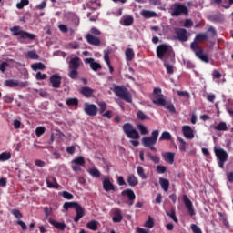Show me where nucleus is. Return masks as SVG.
<instances>
[{
    "label": "nucleus",
    "mask_w": 233,
    "mask_h": 233,
    "mask_svg": "<svg viewBox=\"0 0 233 233\" xmlns=\"http://www.w3.org/2000/svg\"><path fill=\"white\" fill-rule=\"evenodd\" d=\"M152 103L157 106H163L166 110H168L171 114H176V106L172 101H167V96L163 95L161 87H155L152 94Z\"/></svg>",
    "instance_id": "f257e3e1"
},
{
    "label": "nucleus",
    "mask_w": 233,
    "mask_h": 233,
    "mask_svg": "<svg viewBox=\"0 0 233 233\" xmlns=\"http://www.w3.org/2000/svg\"><path fill=\"white\" fill-rule=\"evenodd\" d=\"M207 39H208V35L205 33H201L197 35L194 42L191 43L190 48L198 59H208V56L203 54V49L198 44V41H207Z\"/></svg>",
    "instance_id": "f03ea898"
},
{
    "label": "nucleus",
    "mask_w": 233,
    "mask_h": 233,
    "mask_svg": "<svg viewBox=\"0 0 233 233\" xmlns=\"http://www.w3.org/2000/svg\"><path fill=\"white\" fill-rule=\"evenodd\" d=\"M113 92L116 94V97L126 101V103H132V95H130V91L123 86H116L113 89Z\"/></svg>",
    "instance_id": "7ed1b4c3"
},
{
    "label": "nucleus",
    "mask_w": 233,
    "mask_h": 233,
    "mask_svg": "<svg viewBox=\"0 0 233 233\" xmlns=\"http://www.w3.org/2000/svg\"><path fill=\"white\" fill-rule=\"evenodd\" d=\"M79 66H81L80 59H71L69 61V73L68 76L70 79H77L79 77Z\"/></svg>",
    "instance_id": "20e7f679"
},
{
    "label": "nucleus",
    "mask_w": 233,
    "mask_h": 233,
    "mask_svg": "<svg viewBox=\"0 0 233 233\" xmlns=\"http://www.w3.org/2000/svg\"><path fill=\"white\" fill-rule=\"evenodd\" d=\"M172 17H179V15H188V7L183 4L175 3L171 6Z\"/></svg>",
    "instance_id": "39448f33"
},
{
    "label": "nucleus",
    "mask_w": 233,
    "mask_h": 233,
    "mask_svg": "<svg viewBox=\"0 0 233 233\" xmlns=\"http://www.w3.org/2000/svg\"><path fill=\"white\" fill-rule=\"evenodd\" d=\"M214 152L217 157L219 168H225V163H227V159H228V153L221 147H215Z\"/></svg>",
    "instance_id": "423d86ee"
},
{
    "label": "nucleus",
    "mask_w": 233,
    "mask_h": 233,
    "mask_svg": "<svg viewBox=\"0 0 233 233\" xmlns=\"http://www.w3.org/2000/svg\"><path fill=\"white\" fill-rule=\"evenodd\" d=\"M157 55L159 59H163V57H166V59H174V51L166 45L158 46Z\"/></svg>",
    "instance_id": "0eeeda50"
},
{
    "label": "nucleus",
    "mask_w": 233,
    "mask_h": 233,
    "mask_svg": "<svg viewBox=\"0 0 233 233\" xmlns=\"http://www.w3.org/2000/svg\"><path fill=\"white\" fill-rule=\"evenodd\" d=\"M10 30L13 35H20V39H29V41H34V39H35V35L21 30V27L19 26H14Z\"/></svg>",
    "instance_id": "6e6552de"
},
{
    "label": "nucleus",
    "mask_w": 233,
    "mask_h": 233,
    "mask_svg": "<svg viewBox=\"0 0 233 233\" xmlns=\"http://www.w3.org/2000/svg\"><path fill=\"white\" fill-rule=\"evenodd\" d=\"M124 134L129 137V139H139V132L134 128V126L130 123H126L122 127Z\"/></svg>",
    "instance_id": "1a4fd4ad"
},
{
    "label": "nucleus",
    "mask_w": 233,
    "mask_h": 233,
    "mask_svg": "<svg viewBox=\"0 0 233 233\" xmlns=\"http://www.w3.org/2000/svg\"><path fill=\"white\" fill-rule=\"evenodd\" d=\"M157 137H159L158 130H154L151 133V136L147 137V147L153 152H157V148H156V147L154 146L156 145V143H157Z\"/></svg>",
    "instance_id": "9d476101"
},
{
    "label": "nucleus",
    "mask_w": 233,
    "mask_h": 233,
    "mask_svg": "<svg viewBox=\"0 0 233 233\" xmlns=\"http://www.w3.org/2000/svg\"><path fill=\"white\" fill-rule=\"evenodd\" d=\"M122 198H127V201L126 202L128 207H132L134 205V201H136V193L134 190L127 188L121 192Z\"/></svg>",
    "instance_id": "9b49d317"
},
{
    "label": "nucleus",
    "mask_w": 233,
    "mask_h": 233,
    "mask_svg": "<svg viewBox=\"0 0 233 233\" xmlns=\"http://www.w3.org/2000/svg\"><path fill=\"white\" fill-rule=\"evenodd\" d=\"M175 34L177 35V39L181 43H187V41H188V33L187 32V29L177 27L175 29Z\"/></svg>",
    "instance_id": "f8f14e48"
},
{
    "label": "nucleus",
    "mask_w": 233,
    "mask_h": 233,
    "mask_svg": "<svg viewBox=\"0 0 233 233\" xmlns=\"http://www.w3.org/2000/svg\"><path fill=\"white\" fill-rule=\"evenodd\" d=\"M84 112L87 116L94 117L95 116H97V106L94 104L86 103L84 106Z\"/></svg>",
    "instance_id": "ddd939ff"
},
{
    "label": "nucleus",
    "mask_w": 233,
    "mask_h": 233,
    "mask_svg": "<svg viewBox=\"0 0 233 233\" xmlns=\"http://www.w3.org/2000/svg\"><path fill=\"white\" fill-rule=\"evenodd\" d=\"M175 65H176V60L174 59L164 60V66L167 70V74H168L169 76H172V74H174V70H176V66H174Z\"/></svg>",
    "instance_id": "4468645a"
},
{
    "label": "nucleus",
    "mask_w": 233,
    "mask_h": 233,
    "mask_svg": "<svg viewBox=\"0 0 233 233\" xmlns=\"http://www.w3.org/2000/svg\"><path fill=\"white\" fill-rule=\"evenodd\" d=\"M183 201L186 208L188 210L189 216H196V211L194 210L192 201L188 198V196L183 195Z\"/></svg>",
    "instance_id": "2eb2a0df"
},
{
    "label": "nucleus",
    "mask_w": 233,
    "mask_h": 233,
    "mask_svg": "<svg viewBox=\"0 0 233 233\" xmlns=\"http://www.w3.org/2000/svg\"><path fill=\"white\" fill-rule=\"evenodd\" d=\"M102 185H103V189L106 192H115L116 190V186H114L113 183H111L110 178L108 177H106V178H104V180L102 181Z\"/></svg>",
    "instance_id": "dca6fc26"
},
{
    "label": "nucleus",
    "mask_w": 233,
    "mask_h": 233,
    "mask_svg": "<svg viewBox=\"0 0 233 233\" xmlns=\"http://www.w3.org/2000/svg\"><path fill=\"white\" fill-rule=\"evenodd\" d=\"M61 76L58 74H54L50 76L49 81L53 88H61Z\"/></svg>",
    "instance_id": "f3484780"
},
{
    "label": "nucleus",
    "mask_w": 233,
    "mask_h": 233,
    "mask_svg": "<svg viewBox=\"0 0 233 233\" xmlns=\"http://www.w3.org/2000/svg\"><path fill=\"white\" fill-rule=\"evenodd\" d=\"M182 134L186 139H194V130L190 126H183Z\"/></svg>",
    "instance_id": "a211bd4d"
},
{
    "label": "nucleus",
    "mask_w": 233,
    "mask_h": 233,
    "mask_svg": "<svg viewBox=\"0 0 233 233\" xmlns=\"http://www.w3.org/2000/svg\"><path fill=\"white\" fill-rule=\"evenodd\" d=\"M76 210V217L74 218L75 223L79 222V219H81L85 216V208L81 207L79 204L75 208Z\"/></svg>",
    "instance_id": "6ab92c4d"
},
{
    "label": "nucleus",
    "mask_w": 233,
    "mask_h": 233,
    "mask_svg": "<svg viewBox=\"0 0 233 233\" xmlns=\"http://www.w3.org/2000/svg\"><path fill=\"white\" fill-rule=\"evenodd\" d=\"M86 41L89 45H93V46H99L101 45V40L92 34L86 35Z\"/></svg>",
    "instance_id": "aec40b11"
},
{
    "label": "nucleus",
    "mask_w": 233,
    "mask_h": 233,
    "mask_svg": "<svg viewBox=\"0 0 233 233\" xmlns=\"http://www.w3.org/2000/svg\"><path fill=\"white\" fill-rule=\"evenodd\" d=\"M50 225H53L55 228H57V230H65L66 228V224L65 222H57L52 218L49 219Z\"/></svg>",
    "instance_id": "412c9836"
},
{
    "label": "nucleus",
    "mask_w": 233,
    "mask_h": 233,
    "mask_svg": "<svg viewBox=\"0 0 233 233\" xmlns=\"http://www.w3.org/2000/svg\"><path fill=\"white\" fill-rule=\"evenodd\" d=\"M86 63L90 65V68L94 70V72H97V70H101V64L96 62L94 59H86Z\"/></svg>",
    "instance_id": "4be33fe9"
},
{
    "label": "nucleus",
    "mask_w": 233,
    "mask_h": 233,
    "mask_svg": "<svg viewBox=\"0 0 233 233\" xmlns=\"http://www.w3.org/2000/svg\"><path fill=\"white\" fill-rule=\"evenodd\" d=\"M112 219L114 223H121V221H123V215L121 214V209H115Z\"/></svg>",
    "instance_id": "5701e85b"
},
{
    "label": "nucleus",
    "mask_w": 233,
    "mask_h": 233,
    "mask_svg": "<svg viewBox=\"0 0 233 233\" xmlns=\"http://www.w3.org/2000/svg\"><path fill=\"white\" fill-rule=\"evenodd\" d=\"M159 185L164 192H168V188H170V181L167 178L160 177L159 178Z\"/></svg>",
    "instance_id": "b1692460"
},
{
    "label": "nucleus",
    "mask_w": 233,
    "mask_h": 233,
    "mask_svg": "<svg viewBox=\"0 0 233 233\" xmlns=\"http://www.w3.org/2000/svg\"><path fill=\"white\" fill-rule=\"evenodd\" d=\"M80 94H82V96H85V97H92V95L94 94V89L84 86L80 89Z\"/></svg>",
    "instance_id": "393cba45"
},
{
    "label": "nucleus",
    "mask_w": 233,
    "mask_h": 233,
    "mask_svg": "<svg viewBox=\"0 0 233 233\" xmlns=\"http://www.w3.org/2000/svg\"><path fill=\"white\" fill-rule=\"evenodd\" d=\"M127 181L129 187H136L139 183V181L137 180V177H136V176L132 174L127 177Z\"/></svg>",
    "instance_id": "a878e982"
},
{
    "label": "nucleus",
    "mask_w": 233,
    "mask_h": 233,
    "mask_svg": "<svg viewBox=\"0 0 233 233\" xmlns=\"http://www.w3.org/2000/svg\"><path fill=\"white\" fill-rule=\"evenodd\" d=\"M4 85L5 86H8L9 88H15V86H19V81L9 79V80H5Z\"/></svg>",
    "instance_id": "bb28decb"
},
{
    "label": "nucleus",
    "mask_w": 233,
    "mask_h": 233,
    "mask_svg": "<svg viewBox=\"0 0 233 233\" xmlns=\"http://www.w3.org/2000/svg\"><path fill=\"white\" fill-rule=\"evenodd\" d=\"M163 158L165 161H167V163H169L170 165H172V163H174V153L166 152L163 154Z\"/></svg>",
    "instance_id": "cd10ccee"
},
{
    "label": "nucleus",
    "mask_w": 233,
    "mask_h": 233,
    "mask_svg": "<svg viewBox=\"0 0 233 233\" xmlns=\"http://www.w3.org/2000/svg\"><path fill=\"white\" fill-rule=\"evenodd\" d=\"M167 216L170 218L175 223H178L177 217L176 216V209L172 208L169 211H166Z\"/></svg>",
    "instance_id": "c85d7f7f"
},
{
    "label": "nucleus",
    "mask_w": 233,
    "mask_h": 233,
    "mask_svg": "<svg viewBox=\"0 0 233 233\" xmlns=\"http://www.w3.org/2000/svg\"><path fill=\"white\" fill-rule=\"evenodd\" d=\"M97 225H99V222L96 220H91L86 223V228H89V230L96 232V230H97Z\"/></svg>",
    "instance_id": "c756f323"
},
{
    "label": "nucleus",
    "mask_w": 233,
    "mask_h": 233,
    "mask_svg": "<svg viewBox=\"0 0 233 233\" xmlns=\"http://www.w3.org/2000/svg\"><path fill=\"white\" fill-rule=\"evenodd\" d=\"M122 25L124 26H131V25H134V17L130 15L124 17Z\"/></svg>",
    "instance_id": "7c9ffc66"
},
{
    "label": "nucleus",
    "mask_w": 233,
    "mask_h": 233,
    "mask_svg": "<svg viewBox=\"0 0 233 233\" xmlns=\"http://www.w3.org/2000/svg\"><path fill=\"white\" fill-rule=\"evenodd\" d=\"M172 139V135L168 131H164L159 137V141H170Z\"/></svg>",
    "instance_id": "2f4dec72"
},
{
    "label": "nucleus",
    "mask_w": 233,
    "mask_h": 233,
    "mask_svg": "<svg viewBox=\"0 0 233 233\" xmlns=\"http://www.w3.org/2000/svg\"><path fill=\"white\" fill-rule=\"evenodd\" d=\"M177 140L179 141L180 152H187V142L181 137H177Z\"/></svg>",
    "instance_id": "473e14b6"
},
{
    "label": "nucleus",
    "mask_w": 233,
    "mask_h": 233,
    "mask_svg": "<svg viewBox=\"0 0 233 233\" xmlns=\"http://www.w3.org/2000/svg\"><path fill=\"white\" fill-rule=\"evenodd\" d=\"M25 57L27 59H39V55H37V52H35V50H32L25 53Z\"/></svg>",
    "instance_id": "72a5a7b5"
},
{
    "label": "nucleus",
    "mask_w": 233,
    "mask_h": 233,
    "mask_svg": "<svg viewBox=\"0 0 233 233\" xmlns=\"http://www.w3.org/2000/svg\"><path fill=\"white\" fill-rule=\"evenodd\" d=\"M72 164H75V165H79L80 167H84L85 165V157H77L76 158H74L72 161H71Z\"/></svg>",
    "instance_id": "f704fd0d"
},
{
    "label": "nucleus",
    "mask_w": 233,
    "mask_h": 233,
    "mask_svg": "<svg viewBox=\"0 0 233 233\" xmlns=\"http://www.w3.org/2000/svg\"><path fill=\"white\" fill-rule=\"evenodd\" d=\"M79 205L77 202H66L63 205V208H65L66 211H68L69 208H75Z\"/></svg>",
    "instance_id": "c9c22d12"
},
{
    "label": "nucleus",
    "mask_w": 233,
    "mask_h": 233,
    "mask_svg": "<svg viewBox=\"0 0 233 233\" xmlns=\"http://www.w3.org/2000/svg\"><path fill=\"white\" fill-rule=\"evenodd\" d=\"M51 179L53 182H51L50 179H46L47 187L48 188H56L57 187V180L54 177H52Z\"/></svg>",
    "instance_id": "e433bc0d"
},
{
    "label": "nucleus",
    "mask_w": 233,
    "mask_h": 233,
    "mask_svg": "<svg viewBox=\"0 0 233 233\" xmlns=\"http://www.w3.org/2000/svg\"><path fill=\"white\" fill-rule=\"evenodd\" d=\"M89 174L93 177H96V178L101 177V172L96 167H93V168L89 169Z\"/></svg>",
    "instance_id": "4c0bfd02"
},
{
    "label": "nucleus",
    "mask_w": 233,
    "mask_h": 233,
    "mask_svg": "<svg viewBox=\"0 0 233 233\" xmlns=\"http://www.w3.org/2000/svg\"><path fill=\"white\" fill-rule=\"evenodd\" d=\"M66 104L68 106H77V105H79V100H77V98H67Z\"/></svg>",
    "instance_id": "58836bf2"
},
{
    "label": "nucleus",
    "mask_w": 233,
    "mask_h": 233,
    "mask_svg": "<svg viewBox=\"0 0 233 233\" xmlns=\"http://www.w3.org/2000/svg\"><path fill=\"white\" fill-rule=\"evenodd\" d=\"M11 157L12 154H10V152H3L0 154V161H8Z\"/></svg>",
    "instance_id": "ea45409f"
},
{
    "label": "nucleus",
    "mask_w": 233,
    "mask_h": 233,
    "mask_svg": "<svg viewBox=\"0 0 233 233\" xmlns=\"http://www.w3.org/2000/svg\"><path fill=\"white\" fill-rule=\"evenodd\" d=\"M125 55H126L127 59H134V56H135L134 49H132L130 47L127 48L125 51Z\"/></svg>",
    "instance_id": "a19ab883"
},
{
    "label": "nucleus",
    "mask_w": 233,
    "mask_h": 233,
    "mask_svg": "<svg viewBox=\"0 0 233 233\" xmlns=\"http://www.w3.org/2000/svg\"><path fill=\"white\" fill-rule=\"evenodd\" d=\"M31 68L33 70H45V64L39 62V63H35V64H33L31 66Z\"/></svg>",
    "instance_id": "79ce46f5"
},
{
    "label": "nucleus",
    "mask_w": 233,
    "mask_h": 233,
    "mask_svg": "<svg viewBox=\"0 0 233 233\" xmlns=\"http://www.w3.org/2000/svg\"><path fill=\"white\" fill-rule=\"evenodd\" d=\"M46 131V128L45 127H37L35 128V135L37 137H41V136H43V134H45Z\"/></svg>",
    "instance_id": "37998d69"
},
{
    "label": "nucleus",
    "mask_w": 233,
    "mask_h": 233,
    "mask_svg": "<svg viewBox=\"0 0 233 233\" xmlns=\"http://www.w3.org/2000/svg\"><path fill=\"white\" fill-rule=\"evenodd\" d=\"M215 130H218V131H226V130H228L227 123L220 122L218 125H217L215 127Z\"/></svg>",
    "instance_id": "c03bdc74"
},
{
    "label": "nucleus",
    "mask_w": 233,
    "mask_h": 233,
    "mask_svg": "<svg viewBox=\"0 0 233 233\" xmlns=\"http://www.w3.org/2000/svg\"><path fill=\"white\" fill-rule=\"evenodd\" d=\"M114 54V49L107 47L104 50V59H110V55Z\"/></svg>",
    "instance_id": "a18cd8bd"
},
{
    "label": "nucleus",
    "mask_w": 233,
    "mask_h": 233,
    "mask_svg": "<svg viewBox=\"0 0 233 233\" xmlns=\"http://www.w3.org/2000/svg\"><path fill=\"white\" fill-rule=\"evenodd\" d=\"M30 1L29 0H21L20 3L16 5V7L21 10L22 8H25V6H28Z\"/></svg>",
    "instance_id": "49530a36"
},
{
    "label": "nucleus",
    "mask_w": 233,
    "mask_h": 233,
    "mask_svg": "<svg viewBox=\"0 0 233 233\" xmlns=\"http://www.w3.org/2000/svg\"><path fill=\"white\" fill-rule=\"evenodd\" d=\"M147 157H149V159L151 161H153V163H159V161H161V159L159 158V157L156 156V155H152L151 153L147 154Z\"/></svg>",
    "instance_id": "de8ad7c7"
},
{
    "label": "nucleus",
    "mask_w": 233,
    "mask_h": 233,
    "mask_svg": "<svg viewBox=\"0 0 233 233\" xmlns=\"http://www.w3.org/2000/svg\"><path fill=\"white\" fill-rule=\"evenodd\" d=\"M11 214L16 218V219H21L23 218V213L19 209H12Z\"/></svg>",
    "instance_id": "09e8293b"
},
{
    "label": "nucleus",
    "mask_w": 233,
    "mask_h": 233,
    "mask_svg": "<svg viewBox=\"0 0 233 233\" xmlns=\"http://www.w3.org/2000/svg\"><path fill=\"white\" fill-rule=\"evenodd\" d=\"M98 106L99 114H103L106 110V102H98Z\"/></svg>",
    "instance_id": "8fccbe9b"
},
{
    "label": "nucleus",
    "mask_w": 233,
    "mask_h": 233,
    "mask_svg": "<svg viewBox=\"0 0 233 233\" xmlns=\"http://www.w3.org/2000/svg\"><path fill=\"white\" fill-rule=\"evenodd\" d=\"M61 197L65 198V199H74V195L68 191H63Z\"/></svg>",
    "instance_id": "3c124183"
},
{
    "label": "nucleus",
    "mask_w": 233,
    "mask_h": 233,
    "mask_svg": "<svg viewBox=\"0 0 233 233\" xmlns=\"http://www.w3.org/2000/svg\"><path fill=\"white\" fill-rule=\"evenodd\" d=\"M137 172L138 176H140V177H142V179H145V177H147V176L145 175V169H143V167L141 166H138L137 167Z\"/></svg>",
    "instance_id": "603ef678"
},
{
    "label": "nucleus",
    "mask_w": 233,
    "mask_h": 233,
    "mask_svg": "<svg viewBox=\"0 0 233 233\" xmlns=\"http://www.w3.org/2000/svg\"><path fill=\"white\" fill-rule=\"evenodd\" d=\"M165 172H167V167L161 166V165L157 166V174H165Z\"/></svg>",
    "instance_id": "864d4df0"
},
{
    "label": "nucleus",
    "mask_w": 233,
    "mask_h": 233,
    "mask_svg": "<svg viewBox=\"0 0 233 233\" xmlns=\"http://www.w3.org/2000/svg\"><path fill=\"white\" fill-rule=\"evenodd\" d=\"M8 66H9L8 62H3L0 65V72H2V74H5V72H6V68H8Z\"/></svg>",
    "instance_id": "5fc2aeb1"
},
{
    "label": "nucleus",
    "mask_w": 233,
    "mask_h": 233,
    "mask_svg": "<svg viewBox=\"0 0 233 233\" xmlns=\"http://www.w3.org/2000/svg\"><path fill=\"white\" fill-rule=\"evenodd\" d=\"M191 230H192V232H194V233H203V231L201 230V228H200L198 225H196V224H192V225H191Z\"/></svg>",
    "instance_id": "6e6d98bb"
},
{
    "label": "nucleus",
    "mask_w": 233,
    "mask_h": 233,
    "mask_svg": "<svg viewBox=\"0 0 233 233\" xmlns=\"http://www.w3.org/2000/svg\"><path fill=\"white\" fill-rule=\"evenodd\" d=\"M35 167H39L40 168H43V167H46V163L43 160L36 159L35 160Z\"/></svg>",
    "instance_id": "4d7b16f0"
},
{
    "label": "nucleus",
    "mask_w": 233,
    "mask_h": 233,
    "mask_svg": "<svg viewBox=\"0 0 233 233\" xmlns=\"http://www.w3.org/2000/svg\"><path fill=\"white\" fill-rule=\"evenodd\" d=\"M147 228H154V218L152 217H148V220L147 222Z\"/></svg>",
    "instance_id": "13d9d810"
},
{
    "label": "nucleus",
    "mask_w": 233,
    "mask_h": 233,
    "mask_svg": "<svg viewBox=\"0 0 233 233\" xmlns=\"http://www.w3.org/2000/svg\"><path fill=\"white\" fill-rule=\"evenodd\" d=\"M36 79L37 81H43L44 79H46V74H42L41 72H37Z\"/></svg>",
    "instance_id": "bf43d9fd"
},
{
    "label": "nucleus",
    "mask_w": 233,
    "mask_h": 233,
    "mask_svg": "<svg viewBox=\"0 0 233 233\" xmlns=\"http://www.w3.org/2000/svg\"><path fill=\"white\" fill-rule=\"evenodd\" d=\"M212 76H213V79H221V77H222L221 73L218 70H214L212 72Z\"/></svg>",
    "instance_id": "052dcab7"
},
{
    "label": "nucleus",
    "mask_w": 233,
    "mask_h": 233,
    "mask_svg": "<svg viewBox=\"0 0 233 233\" xmlns=\"http://www.w3.org/2000/svg\"><path fill=\"white\" fill-rule=\"evenodd\" d=\"M137 119H140L141 121H144V119H147V115L143 113V111H138L137 113Z\"/></svg>",
    "instance_id": "680f3d73"
},
{
    "label": "nucleus",
    "mask_w": 233,
    "mask_h": 233,
    "mask_svg": "<svg viewBox=\"0 0 233 233\" xmlns=\"http://www.w3.org/2000/svg\"><path fill=\"white\" fill-rule=\"evenodd\" d=\"M137 128L141 134L143 135L147 134V127L143 126V124H137Z\"/></svg>",
    "instance_id": "e2e57ef3"
},
{
    "label": "nucleus",
    "mask_w": 233,
    "mask_h": 233,
    "mask_svg": "<svg viewBox=\"0 0 233 233\" xmlns=\"http://www.w3.org/2000/svg\"><path fill=\"white\" fill-rule=\"evenodd\" d=\"M3 100H4V103L10 104V103H12L14 101V97L12 96H8L7 95V96H4Z\"/></svg>",
    "instance_id": "0e129e2a"
},
{
    "label": "nucleus",
    "mask_w": 233,
    "mask_h": 233,
    "mask_svg": "<svg viewBox=\"0 0 233 233\" xmlns=\"http://www.w3.org/2000/svg\"><path fill=\"white\" fill-rule=\"evenodd\" d=\"M150 17H157V14L154 11H147V18L150 19Z\"/></svg>",
    "instance_id": "69168bd1"
},
{
    "label": "nucleus",
    "mask_w": 233,
    "mask_h": 233,
    "mask_svg": "<svg viewBox=\"0 0 233 233\" xmlns=\"http://www.w3.org/2000/svg\"><path fill=\"white\" fill-rule=\"evenodd\" d=\"M90 32L93 35H101V32L99 29H97V27H92Z\"/></svg>",
    "instance_id": "338daca9"
},
{
    "label": "nucleus",
    "mask_w": 233,
    "mask_h": 233,
    "mask_svg": "<svg viewBox=\"0 0 233 233\" xmlns=\"http://www.w3.org/2000/svg\"><path fill=\"white\" fill-rule=\"evenodd\" d=\"M183 61L187 68H194V64L190 60H183Z\"/></svg>",
    "instance_id": "774afa93"
}]
</instances>
